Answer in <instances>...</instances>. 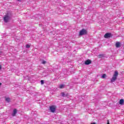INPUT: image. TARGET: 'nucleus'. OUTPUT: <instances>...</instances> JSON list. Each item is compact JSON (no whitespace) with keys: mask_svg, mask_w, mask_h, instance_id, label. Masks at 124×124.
<instances>
[{"mask_svg":"<svg viewBox=\"0 0 124 124\" xmlns=\"http://www.w3.org/2000/svg\"><path fill=\"white\" fill-rule=\"evenodd\" d=\"M10 19H11V14L7 13L3 17V21L4 23H8Z\"/></svg>","mask_w":124,"mask_h":124,"instance_id":"f257e3e1","label":"nucleus"},{"mask_svg":"<svg viewBox=\"0 0 124 124\" xmlns=\"http://www.w3.org/2000/svg\"><path fill=\"white\" fill-rule=\"evenodd\" d=\"M118 75H119V73L117 71H115L114 72V73L113 74L112 78L110 79V83H113V82H115V81L117 80V78H118Z\"/></svg>","mask_w":124,"mask_h":124,"instance_id":"f03ea898","label":"nucleus"},{"mask_svg":"<svg viewBox=\"0 0 124 124\" xmlns=\"http://www.w3.org/2000/svg\"><path fill=\"white\" fill-rule=\"evenodd\" d=\"M88 33V31L85 29H82L80 31L79 35H86Z\"/></svg>","mask_w":124,"mask_h":124,"instance_id":"7ed1b4c3","label":"nucleus"},{"mask_svg":"<svg viewBox=\"0 0 124 124\" xmlns=\"http://www.w3.org/2000/svg\"><path fill=\"white\" fill-rule=\"evenodd\" d=\"M56 106H51L49 107V110L51 113H55L56 112Z\"/></svg>","mask_w":124,"mask_h":124,"instance_id":"20e7f679","label":"nucleus"},{"mask_svg":"<svg viewBox=\"0 0 124 124\" xmlns=\"http://www.w3.org/2000/svg\"><path fill=\"white\" fill-rule=\"evenodd\" d=\"M112 36V34L111 33H106L105 35V38H109Z\"/></svg>","mask_w":124,"mask_h":124,"instance_id":"39448f33","label":"nucleus"},{"mask_svg":"<svg viewBox=\"0 0 124 124\" xmlns=\"http://www.w3.org/2000/svg\"><path fill=\"white\" fill-rule=\"evenodd\" d=\"M91 63H92V61L90 60H87L85 62V64H86V65H89V64H91Z\"/></svg>","mask_w":124,"mask_h":124,"instance_id":"423d86ee","label":"nucleus"},{"mask_svg":"<svg viewBox=\"0 0 124 124\" xmlns=\"http://www.w3.org/2000/svg\"><path fill=\"white\" fill-rule=\"evenodd\" d=\"M16 114H17V109L15 108L13 110V113L12 114V116H13V117H15V116H16Z\"/></svg>","mask_w":124,"mask_h":124,"instance_id":"0eeeda50","label":"nucleus"},{"mask_svg":"<svg viewBox=\"0 0 124 124\" xmlns=\"http://www.w3.org/2000/svg\"><path fill=\"white\" fill-rule=\"evenodd\" d=\"M115 46H116V48H119V47H121V43H120V42L116 43Z\"/></svg>","mask_w":124,"mask_h":124,"instance_id":"6e6552de","label":"nucleus"},{"mask_svg":"<svg viewBox=\"0 0 124 124\" xmlns=\"http://www.w3.org/2000/svg\"><path fill=\"white\" fill-rule=\"evenodd\" d=\"M119 104H120V105H124V100L123 99H121L119 101Z\"/></svg>","mask_w":124,"mask_h":124,"instance_id":"1a4fd4ad","label":"nucleus"},{"mask_svg":"<svg viewBox=\"0 0 124 124\" xmlns=\"http://www.w3.org/2000/svg\"><path fill=\"white\" fill-rule=\"evenodd\" d=\"M99 59H101L102 58H104L105 57V55L104 54H100L98 56Z\"/></svg>","mask_w":124,"mask_h":124,"instance_id":"9d476101","label":"nucleus"},{"mask_svg":"<svg viewBox=\"0 0 124 124\" xmlns=\"http://www.w3.org/2000/svg\"><path fill=\"white\" fill-rule=\"evenodd\" d=\"M62 94V97H66V96H67V95L65 94V93H64L63 92H62L61 93Z\"/></svg>","mask_w":124,"mask_h":124,"instance_id":"9b49d317","label":"nucleus"},{"mask_svg":"<svg viewBox=\"0 0 124 124\" xmlns=\"http://www.w3.org/2000/svg\"><path fill=\"white\" fill-rule=\"evenodd\" d=\"M5 100L7 102H10V98L9 97L6 98Z\"/></svg>","mask_w":124,"mask_h":124,"instance_id":"f8f14e48","label":"nucleus"},{"mask_svg":"<svg viewBox=\"0 0 124 124\" xmlns=\"http://www.w3.org/2000/svg\"><path fill=\"white\" fill-rule=\"evenodd\" d=\"M60 89H63L64 88V85L63 84H61L59 86Z\"/></svg>","mask_w":124,"mask_h":124,"instance_id":"ddd939ff","label":"nucleus"},{"mask_svg":"<svg viewBox=\"0 0 124 124\" xmlns=\"http://www.w3.org/2000/svg\"><path fill=\"white\" fill-rule=\"evenodd\" d=\"M101 78H102V79H104V78H106V74H104L102 75Z\"/></svg>","mask_w":124,"mask_h":124,"instance_id":"4468645a","label":"nucleus"},{"mask_svg":"<svg viewBox=\"0 0 124 124\" xmlns=\"http://www.w3.org/2000/svg\"><path fill=\"white\" fill-rule=\"evenodd\" d=\"M47 63V62H46V61H44V60H42V64H46Z\"/></svg>","mask_w":124,"mask_h":124,"instance_id":"2eb2a0df","label":"nucleus"},{"mask_svg":"<svg viewBox=\"0 0 124 124\" xmlns=\"http://www.w3.org/2000/svg\"><path fill=\"white\" fill-rule=\"evenodd\" d=\"M31 47V46H30V45H26V48H27L28 49H29V48H30Z\"/></svg>","mask_w":124,"mask_h":124,"instance_id":"dca6fc26","label":"nucleus"},{"mask_svg":"<svg viewBox=\"0 0 124 124\" xmlns=\"http://www.w3.org/2000/svg\"><path fill=\"white\" fill-rule=\"evenodd\" d=\"M41 85H43V84H44V80H41Z\"/></svg>","mask_w":124,"mask_h":124,"instance_id":"f3484780","label":"nucleus"},{"mask_svg":"<svg viewBox=\"0 0 124 124\" xmlns=\"http://www.w3.org/2000/svg\"><path fill=\"white\" fill-rule=\"evenodd\" d=\"M22 0H17V1H21Z\"/></svg>","mask_w":124,"mask_h":124,"instance_id":"a211bd4d","label":"nucleus"},{"mask_svg":"<svg viewBox=\"0 0 124 124\" xmlns=\"http://www.w3.org/2000/svg\"><path fill=\"white\" fill-rule=\"evenodd\" d=\"M1 69V66L0 65V70Z\"/></svg>","mask_w":124,"mask_h":124,"instance_id":"6ab92c4d","label":"nucleus"},{"mask_svg":"<svg viewBox=\"0 0 124 124\" xmlns=\"http://www.w3.org/2000/svg\"><path fill=\"white\" fill-rule=\"evenodd\" d=\"M91 124H96L95 123H92Z\"/></svg>","mask_w":124,"mask_h":124,"instance_id":"aec40b11","label":"nucleus"},{"mask_svg":"<svg viewBox=\"0 0 124 124\" xmlns=\"http://www.w3.org/2000/svg\"><path fill=\"white\" fill-rule=\"evenodd\" d=\"M1 86V83H0V86Z\"/></svg>","mask_w":124,"mask_h":124,"instance_id":"412c9836","label":"nucleus"}]
</instances>
